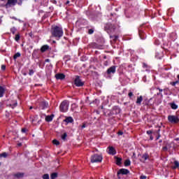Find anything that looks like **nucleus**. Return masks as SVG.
I'll use <instances>...</instances> for the list:
<instances>
[{
  "label": "nucleus",
  "instance_id": "6ab92c4d",
  "mask_svg": "<svg viewBox=\"0 0 179 179\" xmlns=\"http://www.w3.org/2000/svg\"><path fill=\"white\" fill-rule=\"evenodd\" d=\"M142 100H143V98L142 97V96L138 97L137 101H136V103L137 104H141V103H142Z\"/></svg>",
  "mask_w": 179,
  "mask_h": 179
},
{
  "label": "nucleus",
  "instance_id": "b1692460",
  "mask_svg": "<svg viewBox=\"0 0 179 179\" xmlns=\"http://www.w3.org/2000/svg\"><path fill=\"white\" fill-rule=\"evenodd\" d=\"M42 178L50 179V175H48V173H45V174L43 175Z\"/></svg>",
  "mask_w": 179,
  "mask_h": 179
},
{
  "label": "nucleus",
  "instance_id": "0eeeda50",
  "mask_svg": "<svg viewBox=\"0 0 179 179\" xmlns=\"http://www.w3.org/2000/svg\"><path fill=\"white\" fill-rule=\"evenodd\" d=\"M75 85L78 87H80V86H83L84 83L83 82H82V80H80V78H79L78 77H77L75 79Z\"/></svg>",
  "mask_w": 179,
  "mask_h": 179
},
{
  "label": "nucleus",
  "instance_id": "6e6552de",
  "mask_svg": "<svg viewBox=\"0 0 179 179\" xmlns=\"http://www.w3.org/2000/svg\"><path fill=\"white\" fill-rule=\"evenodd\" d=\"M128 173H129V171L128 169H122L117 172V176H120V174L125 175Z\"/></svg>",
  "mask_w": 179,
  "mask_h": 179
},
{
  "label": "nucleus",
  "instance_id": "79ce46f5",
  "mask_svg": "<svg viewBox=\"0 0 179 179\" xmlns=\"http://www.w3.org/2000/svg\"><path fill=\"white\" fill-rule=\"evenodd\" d=\"M117 38H118V36H114L113 37V40H117Z\"/></svg>",
  "mask_w": 179,
  "mask_h": 179
},
{
  "label": "nucleus",
  "instance_id": "5fc2aeb1",
  "mask_svg": "<svg viewBox=\"0 0 179 179\" xmlns=\"http://www.w3.org/2000/svg\"><path fill=\"white\" fill-rule=\"evenodd\" d=\"M0 166H1V163H0Z\"/></svg>",
  "mask_w": 179,
  "mask_h": 179
},
{
  "label": "nucleus",
  "instance_id": "a878e982",
  "mask_svg": "<svg viewBox=\"0 0 179 179\" xmlns=\"http://www.w3.org/2000/svg\"><path fill=\"white\" fill-rule=\"evenodd\" d=\"M20 52H17L15 55H14V57H13V59H17V58H19V57H20Z\"/></svg>",
  "mask_w": 179,
  "mask_h": 179
},
{
  "label": "nucleus",
  "instance_id": "603ef678",
  "mask_svg": "<svg viewBox=\"0 0 179 179\" xmlns=\"http://www.w3.org/2000/svg\"><path fill=\"white\" fill-rule=\"evenodd\" d=\"M133 156H134V157H135V153H134V154H133Z\"/></svg>",
  "mask_w": 179,
  "mask_h": 179
},
{
  "label": "nucleus",
  "instance_id": "5701e85b",
  "mask_svg": "<svg viewBox=\"0 0 179 179\" xmlns=\"http://www.w3.org/2000/svg\"><path fill=\"white\" fill-rule=\"evenodd\" d=\"M124 166H131V161L129 159H127L124 162Z\"/></svg>",
  "mask_w": 179,
  "mask_h": 179
},
{
  "label": "nucleus",
  "instance_id": "4c0bfd02",
  "mask_svg": "<svg viewBox=\"0 0 179 179\" xmlns=\"http://www.w3.org/2000/svg\"><path fill=\"white\" fill-rule=\"evenodd\" d=\"M147 134H148V135H150V134H152V131H150V130L147 131Z\"/></svg>",
  "mask_w": 179,
  "mask_h": 179
},
{
  "label": "nucleus",
  "instance_id": "1a4fd4ad",
  "mask_svg": "<svg viewBox=\"0 0 179 179\" xmlns=\"http://www.w3.org/2000/svg\"><path fill=\"white\" fill-rule=\"evenodd\" d=\"M108 75L110 73H115V66H113L107 70Z\"/></svg>",
  "mask_w": 179,
  "mask_h": 179
},
{
  "label": "nucleus",
  "instance_id": "20e7f679",
  "mask_svg": "<svg viewBox=\"0 0 179 179\" xmlns=\"http://www.w3.org/2000/svg\"><path fill=\"white\" fill-rule=\"evenodd\" d=\"M168 120H169V122H171L172 124H177V122H179L178 117L175 115L168 116Z\"/></svg>",
  "mask_w": 179,
  "mask_h": 179
},
{
  "label": "nucleus",
  "instance_id": "7ed1b4c3",
  "mask_svg": "<svg viewBox=\"0 0 179 179\" xmlns=\"http://www.w3.org/2000/svg\"><path fill=\"white\" fill-rule=\"evenodd\" d=\"M69 106V103H68V101H64L60 104V110L62 111L63 113L68 111Z\"/></svg>",
  "mask_w": 179,
  "mask_h": 179
},
{
  "label": "nucleus",
  "instance_id": "7c9ffc66",
  "mask_svg": "<svg viewBox=\"0 0 179 179\" xmlns=\"http://www.w3.org/2000/svg\"><path fill=\"white\" fill-rule=\"evenodd\" d=\"M157 96H161V97H163V94L160 92H157Z\"/></svg>",
  "mask_w": 179,
  "mask_h": 179
},
{
  "label": "nucleus",
  "instance_id": "2eb2a0df",
  "mask_svg": "<svg viewBox=\"0 0 179 179\" xmlns=\"http://www.w3.org/2000/svg\"><path fill=\"white\" fill-rule=\"evenodd\" d=\"M64 122H67V124H69V122H73V119L71 117H69L64 120Z\"/></svg>",
  "mask_w": 179,
  "mask_h": 179
},
{
  "label": "nucleus",
  "instance_id": "09e8293b",
  "mask_svg": "<svg viewBox=\"0 0 179 179\" xmlns=\"http://www.w3.org/2000/svg\"><path fill=\"white\" fill-rule=\"evenodd\" d=\"M175 83L177 85V83H179V81H176Z\"/></svg>",
  "mask_w": 179,
  "mask_h": 179
},
{
  "label": "nucleus",
  "instance_id": "f3484780",
  "mask_svg": "<svg viewBox=\"0 0 179 179\" xmlns=\"http://www.w3.org/2000/svg\"><path fill=\"white\" fill-rule=\"evenodd\" d=\"M48 48H49V46L47 45H45L42 46V48H41V51L42 52H44L45 51H47V50H48Z\"/></svg>",
  "mask_w": 179,
  "mask_h": 179
},
{
  "label": "nucleus",
  "instance_id": "423d86ee",
  "mask_svg": "<svg viewBox=\"0 0 179 179\" xmlns=\"http://www.w3.org/2000/svg\"><path fill=\"white\" fill-rule=\"evenodd\" d=\"M108 155H115V153H117V152L115 151V149L114 148V147L109 146L108 148Z\"/></svg>",
  "mask_w": 179,
  "mask_h": 179
},
{
  "label": "nucleus",
  "instance_id": "4be33fe9",
  "mask_svg": "<svg viewBox=\"0 0 179 179\" xmlns=\"http://www.w3.org/2000/svg\"><path fill=\"white\" fill-rule=\"evenodd\" d=\"M116 159V164H117V166H120V164H121V160H122L121 158H118V157H115Z\"/></svg>",
  "mask_w": 179,
  "mask_h": 179
},
{
  "label": "nucleus",
  "instance_id": "de8ad7c7",
  "mask_svg": "<svg viewBox=\"0 0 179 179\" xmlns=\"http://www.w3.org/2000/svg\"><path fill=\"white\" fill-rule=\"evenodd\" d=\"M46 62H50V59H47L46 60Z\"/></svg>",
  "mask_w": 179,
  "mask_h": 179
},
{
  "label": "nucleus",
  "instance_id": "ddd939ff",
  "mask_svg": "<svg viewBox=\"0 0 179 179\" xmlns=\"http://www.w3.org/2000/svg\"><path fill=\"white\" fill-rule=\"evenodd\" d=\"M41 107L44 110V108H47V107H48V103L43 101L41 103Z\"/></svg>",
  "mask_w": 179,
  "mask_h": 179
},
{
  "label": "nucleus",
  "instance_id": "864d4df0",
  "mask_svg": "<svg viewBox=\"0 0 179 179\" xmlns=\"http://www.w3.org/2000/svg\"><path fill=\"white\" fill-rule=\"evenodd\" d=\"M53 43H55V41H53Z\"/></svg>",
  "mask_w": 179,
  "mask_h": 179
},
{
  "label": "nucleus",
  "instance_id": "f03ea898",
  "mask_svg": "<svg viewBox=\"0 0 179 179\" xmlns=\"http://www.w3.org/2000/svg\"><path fill=\"white\" fill-rule=\"evenodd\" d=\"M103 160V155L95 154L91 157V163H101Z\"/></svg>",
  "mask_w": 179,
  "mask_h": 179
},
{
  "label": "nucleus",
  "instance_id": "c03bdc74",
  "mask_svg": "<svg viewBox=\"0 0 179 179\" xmlns=\"http://www.w3.org/2000/svg\"><path fill=\"white\" fill-rule=\"evenodd\" d=\"M158 90H159V92L160 93H162V92H163V90H162V89H158Z\"/></svg>",
  "mask_w": 179,
  "mask_h": 179
},
{
  "label": "nucleus",
  "instance_id": "473e14b6",
  "mask_svg": "<svg viewBox=\"0 0 179 179\" xmlns=\"http://www.w3.org/2000/svg\"><path fill=\"white\" fill-rule=\"evenodd\" d=\"M34 73V71L33 70H29V75H33Z\"/></svg>",
  "mask_w": 179,
  "mask_h": 179
},
{
  "label": "nucleus",
  "instance_id": "412c9836",
  "mask_svg": "<svg viewBox=\"0 0 179 179\" xmlns=\"http://www.w3.org/2000/svg\"><path fill=\"white\" fill-rule=\"evenodd\" d=\"M171 107L173 108V110H177V108H178V106H177L176 103H171Z\"/></svg>",
  "mask_w": 179,
  "mask_h": 179
},
{
  "label": "nucleus",
  "instance_id": "49530a36",
  "mask_svg": "<svg viewBox=\"0 0 179 179\" xmlns=\"http://www.w3.org/2000/svg\"><path fill=\"white\" fill-rule=\"evenodd\" d=\"M17 146H22V143H17Z\"/></svg>",
  "mask_w": 179,
  "mask_h": 179
},
{
  "label": "nucleus",
  "instance_id": "e433bc0d",
  "mask_svg": "<svg viewBox=\"0 0 179 179\" xmlns=\"http://www.w3.org/2000/svg\"><path fill=\"white\" fill-rule=\"evenodd\" d=\"M140 178H141V179H145V178H146V176H141L140 177Z\"/></svg>",
  "mask_w": 179,
  "mask_h": 179
},
{
  "label": "nucleus",
  "instance_id": "a19ab883",
  "mask_svg": "<svg viewBox=\"0 0 179 179\" xmlns=\"http://www.w3.org/2000/svg\"><path fill=\"white\" fill-rule=\"evenodd\" d=\"M23 132L24 134V132H27V129H23Z\"/></svg>",
  "mask_w": 179,
  "mask_h": 179
},
{
  "label": "nucleus",
  "instance_id": "bb28decb",
  "mask_svg": "<svg viewBox=\"0 0 179 179\" xmlns=\"http://www.w3.org/2000/svg\"><path fill=\"white\" fill-rule=\"evenodd\" d=\"M0 157H8V153L3 152L2 154H0Z\"/></svg>",
  "mask_w": 179,
  "mask_h": 179
},
{
  "label": "nucleus",
  "instance_id": "a211bd4d",
  "mask_svg": "<svg viewBox=\"0 0 179 179\" xmlns=\"http://www.w3.org/2000/svg\"><path fill=\"white\" fill-rule=\"evenodd\" d=\"M4 93H5V88L3 87H0V97H2Z\"/></svg>",
  "mask_w": 179,
  "mask_h": 179
},
{
  "label": "nucleus",
  "instance_id": "39448f33",
  "mask_svg": "<svg viewBox=\"0 0 179 179\" xmlns=\"http://www.w3.org/2000/svg\"><path fill=\"white\" fill-rule=\"evenodd\" d=\"M171 149H174V143L173 142L167 143L166 146L163 148L164 152H166V150H170Z\"/></svg>",
  "mask_w": 179,
  "mask_h": 179
},
{
  "label": "nucleus",
  "instance_id": "72a5a7b5",
  "mask_svg": "<svg viewBox=\"0 0 179 179\" xmlns=\"http://www.w3.org/2000/svg\"><path fill=\"white\" fill-rule=\"evenodd\" d=\"M89 34H93V29H90L89 30Z\"/></svg>",
  "mask_w": 179,
  "mask_h": 179
},
{
  "label": "nucleus",
  "instance_id": "aec40b11",
  "mask_svg": "<svg viewBox=\"0 0 179 179\" xmlns=\"http://www.w3.org/2000/svg\"><path fill=\"white\" fill-rule=\"evenodd\" d=\"M57 177H58V173H53L50 175L51 179H55V178H57Z\"/></svg>",
  "mask_w": 179,
  "mask_h": 179
},
{
  "label": "nucleus",
  "instance_id": "f704fd0d",
  "mask_svg": "<svg viewBox=\"0 0 179 179\" xmlns=\"http://www.w3.org/2000/svg\"><path fill=\"white\" fill-rule=\"evenodd\" d=\"M132 96H134V94L132 92H129V96L132 97Z\"/></svg>",
  "mask_w": 179,
  "mask_h": 179
},
{
  "label": "nucleus",
  "instance_id": "c756f323",
  "mask_svg": "<svg viewBox=\"0 0 179 179\" xmlns=\"http://www.w3.org/2000/svg\"><path fill=\"white\" fill-rule=\"evenodd\" d=\"M20 38V36L19 35H16L15 41H19Z\"/></svg>",
  "mask_w": 179,
  "mask_h": 179
},
{
  "label": "nucleus",
  "instance_id": "2f4dec72",
  "mask_svg": "<svg viewBox=\"0 0 179 179\" xmlns=\"http://www.w3.org/2000/svg\"><path fill=\"white\" fill-rule=\"evenodd\" d=\"M6 68V66H5V65H2V66H1V69H2L3 71H5Z\"/></svg>",
  "mask_w": 179,
  "mask_h": 179
},
{
  "label": "nucleus",
  "instance_id": "a18cd8bd",
  "mask_svg": "<svg viewBox=\"0 0 179 179\" xmlns=\"http://www.w3.org/2000/svg\"><path fill=\"white\" fill-rule=\"evenodd\" d=\"M82 128H86V124H83Z\"/></svg>",
  "mask_w": 179,
  "mask_h": 179
},
{
  "label": "nucleus",
  "instance_id": "f8f14e48",
  "mask_svg": "<svg viewBox=\"0 0 179 179\" xmlns=\"http://www.w3.org/2000/svg\"><path fill=\"white\" fill-rule=\"evenodd\" d=\"M141 157H142L141 162H143V163H145V162H146V160L149 159V155L143 154Z\"/></svg>",
  "mask_w": 179,
  "mask_h": 179
},
{
  "label": "nucleus",
  "instance_id": "dca6fc26",
  "mask_svg": "<svg viewBox=\"0 0 179 179\" xmlns=\"http://www.w3.org/2000/svg\"><path fill=\"white\" fill-rule=\"evenodd\" d=\"M13 176L15 178H22V177H23V174H22L21 173H15Z\"/></svg>",
  "mask_w": 179,
  "mask_h": 179
},
{
  "label": "nucleus",
  "instance_id": "ea45409f",
  "mask_svg": "<svg viewBox=\"0 0 179 179\" xmlns=\"http://www.w3.org/2000/svg\"><path fill=\"white\" fill-rule=\"evenodd\" d=\"M171 85H172V86H176V83L175 82H172V83H171Z\"/></svg>",
  "mask_w": 179,
  "mask_h": 179
},
{
  "label": "nucleus",
  "instance_id": "9d476101",
  "mask_svg": "<svg viewBox=\"0 0 179 179\" xmlns=\"http://www.w3.org/2000/svg\"><path fill=\"white\" fill-rule=\"evenodd\" d=\"M55 78L57 80H62V79H65V75H64L63 73H58L55 75Z\"/></svg>",
  "mask_w": 179,
  "mask_h": 179
},
{
  "label": "nucleus",
  "instance_id": "9b49d317",
  "mask_svg": "<svg viewBox=\"0 0 179 179\" xmlns=\"http://www.w3.org/2000/svg\"><path fill=\"white\" fill-rule=\"evenodd\" d=\"M17 3V0H8V5H10V6H13L16 5Z\"/></svg>",
  "mask_w": 179,
  "mask_h": 179
},
{
  "label": "nucleus",
  "instance_id": "cd10ccee",
  "mask_svg": "<svg viewBox=\"0 0 179 179\" xmlns=\"http://www.w3.org/2000/svg\"><path fill=\"white\" fill-rule=\"evenodd\" d=\"M52 143H53V145H56L57 146H58V145H59V141H58L57 140H53Z\"/></svg>",
  "mask_w": 179,
  "mask_h": 179
},
{
  "label": "nucleus",
  "instance_id": "37998d69",
  "mask_svg": "<svg viewBox=\"0 0 179 179\" xmlns=\"http://www.w3.org/2000/svg\"><path fill=\"white\" fill-rule=\"evenodd\" d=\"M143 66H144V68H146L148 66V65H146V64L143 63Z\"/></svg>",
  "mask_w": 179,
  "mask_h": 179
},
{
  "label": "nucleus",
  "instance_id": "4468645a",
  "mask_svg": "<svg viewBox=\"0 0 179 179\" xmlns=\"http://www.w3.org/2000/svg\"><path fill=\"white\" fill-rule=\"evenodd\" d=\"M52 118H54V115H48L45 117V121H47V122H50L52 121Z\"/></svg>",
  "mask_w": 179,
  "mask_h": 179
},
{
  "label": "nucleus",
  "instance_id": "c85d7f7f",
  "mask_svg": "<svg viewBox=\"0 0 179 179\" xmlns=\"http://www.w3.org/2000/svg\"><path fill=\"white\" fill-rule=\"evenodd\" d=\"M67 136H68V135L66 134V133H64V135L62 136V139L63 141H65V139H66Z\"/></svg>",
  "mask_w": 179,
  "mask_h": 179
},
{
  "label": "nucleus",
  "instance_id": "c9c22d12",
  "mask_svg": "<svg viewBox=\"0 0 179 179\" xmlns=\"http://www.w3.org/2000/svg\"><path fill=\"white\" fill-rule=\"evenodd\" d=\"M117 134H118V135H123V134H124V132H122V131H118V132H117Z\"/></svg>",
  "mask_w": 179,
  "mask_h": 179
},
{
  "label": "nucleus",
  "instance_id": "58836bf2",
  "mask_svg": "<svg viewBox=\"0 0 179 179\" xmlns=\"http://www.w3.org/2000/svg\"><path fill=\"white\" fill-rule=\"evenodd\" d=\"M3 106V103L2 102H0V108H2Z\"/></svg>",
  "mask_w": 179,
  "mask_h": 179
},
{
  "label": "nucleus",
  "instance_id": "8fccbe9b",
  "mask_svg": "<svg viewBox=\"0 0 179 179\" xmlns=\"http://www.w3.org/2000/svg\"><path fill=\"white\" fill-rule=\"evenodd\" d=\"M33 108V106H30L29 109L31 110Z\"/></svg>",
  "mask_w": 179,
  "mask_h": 179
},
{
  "label": "nucleus",
  "instance_id": "3c124183",
  "mask_svg": "<svg viewBox=\"0 0 179 179\" xmlns=\"http://www.w3.org/2000/svg\"><path fill=\"white\" fill-rule=\"evenodd\" d=\"M66 3H67V4L69 3V1H66Z\"/></svg>",
  "mask_w": 179,
  "mask_h": 179
},
{
  "label": "nucleus",
  "instance_id": "f257e3e1",
  "mask_svg": "<svg viewBox=\"0 0 179 179\" xmlns=\"http://www.w3.org/2000/svg\"><path fill=\"white\" fill-rule=\"evenodd\" d=\"M64 34V31H62V28H59V27H55L52 30V36L53 37H58V38L62 37Z\"/></svg>",
  "mask_w": 179,
  "mask_h": 179
},
{
  "label": "nucleus",
  "instance_id": "393cba45",
  "mask_svg": "<svg viewBox=\"0 0 179 179\" xmlns=\"http://www.w3.org/2000/svg\"><path fill=\"white\" fill-rule=\"evenodd\" d=\"M175 166L172 167V169H177V167H179V163L177 161L174 162Z\"/></svg>",
  "mask_w": 179,
  "mask_h": 179
}]
</instances>
